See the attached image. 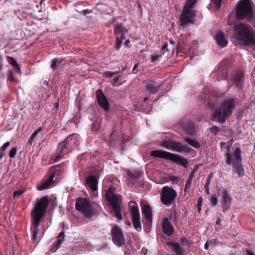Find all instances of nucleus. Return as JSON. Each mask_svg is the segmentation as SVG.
Segmentation results:
<instances>
[{"label":"nucleus","mask_w":255,"mask_h":255,"mask_svg":"<svg viewBox=\"0 0 255 255\" xmlns=\"http://www.w3.org/2000/svg\"><path fill=\"white\" fill-rule=\"evenodd\" d=\"M146 83L145 89L151 94L156 93L161 87L160 84L153 80H147Z\"/></svg>","instance_id":"nucleus-20"},{"label":"nucleus","mask_w":255,"mask_h":255,"mask_svg":"<svg viewBox=\"0 0 255 255\" xmlns=\"http://www.w3.org/2000/svg\"><path fill=\"white\" fill-rule=\"evenodd\" d=\"M181 243L183 246H186L188 244V241L186 238L183 237L181 239Z\"/></svg>","instance_id":"nucleus-53"},{"label":"nucleus","mask_w":255,"mask_h":255,"mask_svg":"<svg viewBox=\"0 0 255 255\" xmlns=\"http://www.w3.org/2000/svg\"><path fill=\"white\" fill-rule=\"evenodd\" d=\"M65 237V233L64 231H61L57 236L56 242L54 243L58 245V248H60L63 240Z\"/></svg>","instance_id":"nucleus-34"},{"label":"nucleus","mask_w":255,"mask_h":255,"mask_svg":"<svg viewBox=\"0 0 255 255\" xmlns=\"http://www.w3.org/2000/svg\"><path fill=\"white\" fill-rule=\"evenodd\" d=\"M247 255H255L253 253H252L249 251H247Z\"/></svg>","instance_id":"nucleus-62"},{"label":"nucleus","mask_w":255,"mask_h":255,"mask_svg":"<svg viewBox=\"0 0 255 255\" xmlns=\"http://www.w3.org/2000/svg\"><path fill=\"white\" fill-rule=\"evenodd\" d=\"M177 196L176 191L172 187L164 186L160 192V201L167 206H170L173 204L175 205V200Z\"/></svg>","instance_id":"nucleus-10"},{"label":"nucleus","mask_w":255,"mask_h":255,"mask_svg":"<svg viewBox=\"0 0 255 255\" xmlns=\"http://www.w3.org/2000/svg\"><path fill=\"white\" fill-rule=\"evenodd\" d=\"M116 74H117L116 72H110V71H106L104 73V75L106 77H109V78L112 77Z\"/></svg>","instance_id":"nucleus-46"},{"label":"nucleus","mask_w":255,"mask_h":255,"mask_svg":"<svg viewBox=\"0 0 255 255\" xmlns=\"http://www.w3.org/2000/svg\"><path fill=\"white\" fill-rule=\"evenodd\" d=\"M111 237L113 243L119 247L123 246L126 243L123 230L117 225L112 228Z\"/></svg>","instance_id":"nucleus-14"},{"label":"nucleus","mask_w":255,"mask_h":255,"mask_svg":"<svg viewBox=\"0 0 255 255\" xmlns=\"http://www.w3.org/2000/svg\"><path fill=\"white\" fill-rule=\"evenodd\" d=\"M150 154L154 157L170 160L178 165H182L185 168H187L188 165V162L186 158L167 151L155 150L151 151Z\"/></svg>","instance_id":"nucleus-8"},{"label":"nucleus","mask_w":255,"mask_h":255,"mask_svg":"<svg viewBox=\"0 0 255 255\" xmlns=\"http://www.w3.org/2000/svg\"><path fill=\"white\" fill-rule=\"evenodd\" d=\"M129 211L131 216V220L134 228L137 231L141 230L140 215L138 209L136 205H129Z\"/></svg>","instance_id":"nucleus-15"},{"label":"nucleus","mask_w":255,"mask_h":255,"mask_svg":"<svg viewBox=\"0 0 255 255\" xmlns=\"http://www.w3.org/2000/svg\"><path fill=\"white\" fill-rule=\"evenodd\" d=\"M126 33H122L120 34V35L117 36L116 37H119V39L122 40L123 41L124 39L126 38L125 34Z\"/></svg>","instance_id":"nucleus-55"},{"label":"nucleus","mask_w":255,"mask_h":255,"mask_svg":"<svg viewBox=\"0 0 255 255\" xmlns=\"http://www.w3.org/2000/svg\"><path fill=\"white\" fill-rule=\"evenodd\" d=\"M141 107L145 112H149L151 110L150 104L147 103H142Z\"/></svg>","instance_id":"nucleus-37"},{"label":"nucleus","mask_w":255,"mask_h":255,"mask_svg":"<svg viewBox=\"0 0 255 255\" xmlns=\"http://www.w3.org/2000/svg\"><path fill=\"white\" fill-rule=\"evenodd\" d=\"M212 178V175L210 174L208 175V176L207 177V178L206 179V182H205L204 187H209V185L210 184Z\"/></svg>","instance_id":"nucleus-47"},{"label":"nucleus","mask_w":255,"mask_h":255,"mask_svg":"<svg viewBox=\"0 0 255 255\" xmlns=\"http://www.w3.org/2000/svg\"><path fill=\"white\" fill-rule=\"evenodd\" d=\"M96 97L99 105L104 110L107 111L109 109V103L106 95L101 89H99L96 92Z\"/></svg>","instance_id":"nucleus-18"},{"label":"nucleus","mask_w":255,"mask_h":255,"mask_svg":"<svg viewBox=\"0 0 255 255\" xmlns=\"http://www.w3.org/2000/svg\"><path fill=\"white\" fill-rule=\"evenodd\" d=\"M215 39L218 44L222 48L226 46L228 43L224 34L221 31L217 32L215 36Z\"/></svg>","instance_id":"nucleus-23"},{"label":"nucleus","mask_w":255,"mask_h":255,"mask_svg":"<svg viewBox=\"0 0 255 255\" xmlns=\"http://www.w3.org/2000/svg\"><path fill=\"white\" fill-rule=\"evenodd\" d=\"M221 198V204L223 208V212L225 213L231 206L232 198L229 193L225 190L222 191Z\"/></svg>","instance_id":"nucleus-19"},{"label":"nucleus","mask_w":255,"mask_h":255,"mask_svg":"<svg viewBox=\"0 0 255 255\" xmlns=\"http://www.w3.org/2000/svg\"><path fill=\"white\" fill-rule=\"evenodd\" d=\"M8 72H9V74H8V77H7L8 80L9 81H12V82L15 81V79L13 76V73H12V71L9 70Z\"/></svg>","instance_id":"nucleus-48"},{"label":"nucleus","mask_w":255,"mask_h":255,"mask_svg":"<svg viewBox=\"0 0 255 255\" xmlns=\"http://www.w3.org/2000/svg\"><path fill=\"white\" fill-rule=\"evenodd\" d=\"M221 220L220 218V217L217 218V220H216V224L217 225L220 226L221 225Z\"/></svg>","instance_id":"nucleus-57"},{"label":"nucleus","mask_w":255,"mask_h":255,"mask_svg":"<svg viewBox=\"0 0 255 255\" xmlns=\"http://www.w3.org/2000/svg\"><path fill=\"white\" fill-rule=\"evenodd\" d=\"M202 200L203 199L201 197H199L198 199V201L197 203V207L199 212H200L201 210V207L202 205Z\"/></svg>","instance_id":"nucleus-42"},{"label":"nucleus","mask_w":255,"mask_h":255,"mask_svg":"<svg viewBox=\"0 0 255 255\" xmlns=\"http://www.w3.org/2000/svg\"><path fill=\"white\" fill-rule=\"evenodd\" d=\"M223 0H211V2L215 6L216 9L219 10Z\"/></svg>","instance_id":"nucleus-39"},{"label":"nucleus","mask_w":255,"mask_h":255,"mask_svg":"<svg viewBox=\"0 0 255 255\" xmlns=\"http://www.w3.org/2000/svg\"><path fill=\"white\" fill-rule=\"evenodd\" d=\"M86 186L92 191H95L98 189V178L94 175H90L86 178Z\"/></svg>","instance_id":"nucleus-21"},{"label":"nucleus","mask_w":255,"mask_h":255,"mask_svg":"<svg viewBox=\"0 0 255 255\" xmlns=\"http://www.w3.org/2000/svg\"><path fill=\"white\" fill-rule=\"evenodd\" d=\"M245 74L242 70L233 72L228 79V89L233 87L234 89L241 91L245 86Z\"/></svg>","instance_id":"nucleus-9"},{"label":"nucleus","mask_w":255,"mask_h":255,"mask_svg":"<svg viewBox=\"0 0 255 255\" xmlns=\"http://www.w3.org/2000/svg\"><path fill=\"white\" fill-rule=\"evenodd\" d=\"M130 42V40L128 39L125 41L124 44L126 47L129 48L131 47V46L129 45Z\"/></svg>","instance_id":"nucleus-56"},{"label":"nucleus","mask_w":255,"mask_h":255,"mask_svg":"<svg viewBox=\"0 0 255 255\" xmlns=\"http://www.w3.org/2000/svg\"><path fill=\"white\" fill-rule=\"evenodd\" d=\"M121 78V76H117L116 77H115L112 81H111V83L113 84V85H114L116 83H117L118 82V81L120 80Z\"/></svg>","instance_id":"nucleus-54"},{"label":"nucleus","mask_w":255,"mask_h":255,"mask_svg":"<svg viewBox=\"0 0 255 255\" xmlns=\"http://www.w3.org/2000/svg\"><path fill=\"white\" fill-rule=\"evenodd\" d=\"M185 140L189 144L194 148H198L200 147V143L194 139H191L190 138L185 137Z\"/></svg>","instance_id":"nucleus-32"},{"label":"nucleus","mask_w":255,"mask_h":255,"mask_svg":"<svg viewBox=\"0 0 255 255\" xmlns=\"http://www.w3.org/2000/svg\"><path fill=\"white\" fill-rule=\"evenodd\" d=\"M49 204L47 196H44L39 200L31 211V220L33 226L32 239L34 243L38 242L42 237L38 229L39 223L46 212Z\"/></svg>","instance_id":"nucleus-1"},{"label":"nucleus","mask_w":255,"mask_h":255,"mask_svg":"<svg viewBox=\"0 0 255 255\" xmlns=\"http://www.w3.org/2000/svg\"><path fill=\"white\" fill-rule=\"evenodd\" d=\"M14 68H15V70H17V72H18L19 74H21L20 67V66H19V65H18V64L16 66H15Z\"/></svg>","instance_id":"nucleus-59"},{"label":"nucleus","mask_w":255,"mask_h":255,"mask_svg":"<svg viewBox=\"0 0 255 255\" xmlns=\"http://www.w3.org/2000/svg\"><path fill=\"white\" fill-rule=\"evenodd\" d=\"M63 60L62 59L55 58L51 61V67L53 71H54L58 68L59 64L62 63Z\"/></svg>","instance_id":"nucleus-30"},{"label":"nucleus","mask_w":255,"mask_h":255,"mask_svg":"<svg viewBox=\"0 0 255 255\" xmlns=\"http://www.w3.org/2000/svg\"><path fill=\"white\" fill-rule=\"evenodd\" d=\"M205 189V192L207 194L209 195L210 194L209 192V187H204Z\"/></svg>","instance_id":"nucleus-61"},{"label":"nucleus","mask_w":255,"mask_h":255,"mask_svg":"<svg viewBox=\"0 0 255 255\" xmlns=\"http://www.w3.org/2000/svg\"><path fill=\"white\" fill-rule=\"evenodd\" d=\"M43 130V129L42 128L39 127L37 129L34 130V131L32 133L30 138H29L28 142L30 144H32V143L35 141L37 136H38V137H39V135H38L39 134L41 135V132Z\"/></svg>","instance_id":"nucleus-29"},{"label":"nucleus","mask_w":255,"mask_h":255,"mask_svg":"<svg viewBox=\"0 0 255 255\" xmlns=\"http://www.w3.org/2000/svg\"><path fill=\"white\" fill-rule=\"evenodd\" d=\"M214 240H209L207 241L206 244L204 245V249L206 250H208L209 249V247L210 245H212V242H214Z\"/></svg>","instance_id":"nucleus-51"},{"label":"nucleus","mask_w":255,"mask_h":255,"mask_svg":"<svg viewBox=\"0 0 255 255\" xmlns=\"http://www.w3.org/2000/svg\"><path fill=\"white\" fill-rule=\"evenodd\" d=\"M75 207L76 210L81 212L85 217L90 218L94 216V209L89 200L86 198H80L77 200Z\"/></svg>","instance_id":"nucleus-11"},{"label":"nucleus","mask_w":255,"mask_h":255,"mask_svg":"<svg viewBox=\"0 0 255 255\" xmlns=\"http://www.w3.org/2000/svg\"><path fill=\"white\" fill-rule=\"evenodd\" d=\"M146 221L144 226V231L148 233L150 231V228L152 225V218H145Z\"/></svg>","instance_id":"nucleus-33"},{"label":"nucleus","mask_w":255,"mask_h":255,"mask_svg":"<svg viewBox=\"0 0 255 255\" xmlns=\"http://www.w3.org/2000/svg\"><path fill=\"white\" fill-rule=\"evenodd\" d=\"M6 59L8 61V62L14 68L18 64L16 61L15 60V59L12 57L9 56H6Z\"/></svg>","instance_id":"nucleus-36"},{"label":"nucleus","mask_w":255,"mask_h":255,"mask_svg":"<svg viewBox=\"0 0 255 255\" xmlns=\"http://www.w3.org/2000/svg\"><path fill=\"white\" fill-rule=\"evenodd\" d=\"M123 41L122 40L119 39V37H116V48L117 50H119L120 48L122 45Z\"/></svg>","instance_id":"nucleus-44"},{"label":"nucleus","mask_w":255,"mask_h":255,"mask_svg":"<svg viewBox=\"0 0 255 255\" xmlns=\"http://www.w3.org/2000/svg\"><path fill=\"white\" fill-rule=\"evenodd\" d=\"M64 170V165L63 164L55 166L53 168L52 174L45 181L37 186V189L40 191L45 190L53 185L54 178L55 177V175H59L61 173L63 172Z\"/></svg>","instance_id":"nucleus-12"},{"label":"nucleus","mask_w":255,"mask_h":255,"mask_svg":"<svg viewBox=\"0 0 255 255\" xmlns=\"http://www.w3.org/2000/svg\"><path fill=\"white\" fill-rule=\"evenodd\" d=\"M235 159L233 160L231 165H233V172L237 174L239 177H242L244 174V169L242 165L241 150L237 147L234 150Z\"/></svg>","instance_id":"nucleus-13"},{"label":"nucleus","mask_w":255,"mask_h":255,"mask_svg":"<svg viewBox=\"0 0 255 255\" xmlns=\"http://www.w3.org/2000/svg\"><path fill=\"white\" fill-rule=\"evenodd\" d=\"M160 52H161V54L160 55H166V56H168V54H169V49L167 48V44H165L164 46H163L161 49V50H160Z\"/></svg>","instance_id":"nucleus-38"},{"label":"nucleus","mask_w":255,"mask_h":255,"mask_svg":"<svg viewBox=\"0 0 255 255\" xmlns=\"http://www.w3.org/2000/svg\"><path fill=\"white\" fill-rule=\"evenodd\" d=\"M234 37L239 45L251 46L255 45V31L250 25L239 22L234 26Z\"/></svg>","instance_id":"nucleus-2"},{"label":"nucleus","mask_w":255,"mask_h":255,"mask_svg":"<svg viewBox=\"0 0 255 255\" xmlns=\"http://www.w3.org/2000/svg\"><path fill=\"white\" fill-rule=\"evenodd\" d=\"M254 5L251 0H240L237 4L236 16L237 19L250 23L255 20Z\"/></svg>","instance_id":"nucleus-5"},{"label":"nucleus","mask_w":255,"mask_h":255,"mask_svg":"<svg viewBox=\"0 0 255 255\" xmlns=\"http://www.w3.org/2000/svg\"><path fill=\"white\" fill-rule=\"evenodd\" d=\"M161 55H152L151 57V60L152 62H155V61H156L158 58H159V57Z\"/></svg>","instance_id":"nucleus-52"},{"label":"nucleus","mask_w":255,"mask_h":255,"mask_svg":"<svg viewBox=\"0 0 255 255\" xmlns=\"http://www.w3.org/2000/svg\"><path fill=\"white\" fill-rule=\"evenodd\" d=\"M136 3H137V7L138 8V9L140 10V11H141L142 10V7H141V5L140 3L138 1H136Z\"/></svg>","instance_id":"nucleus-60"},{"label":"nucleus","mask_w":255,"mask_h":255,"mask_svg":"<svg viewBox=\"0 0 255 255\" xmlns=\"http://www.w3.org/2000/svg\"><path fill=\"white\" fill-rule=\"evenodd\" d=\"M79 143L77 134L73 133L67 136L58 144L56 152L52 156L53 162H57L65 155L68 154L78 146Z\"/></svg>","instance_id":"nucleus-4"},{"label":"nucleus","mask_w":255,"mask_h":255,"mask_svg":"<svg viewBox=\"0 0 255 255\" xmlns=\"http://www.w3.org/2000/svg\"><path fill=\"white\" fill-rule=\"evenodd\" d=\"M235 64L233 60L230 59H225L222 60L218 66V69L213 73V77L217 81L227 80L235 71Z\"/></svg>","instance_id":"nucleus-6"},{"label":"nucleus","mask_w":255,"mask_h":255,"mask_svg":"<svg viewBox=\"0 0 255 255\" xmlns=\"http://www.w3.org/2000/svg\"><path fill=\"white\" fill-rule=\"evenodd\" d=\"M142 213L145 218H152L151 207L149 205H144L142 207Z\"/></svg>","instance_id":"nucleus-28"},{"label":"nucleus","mask_w":255,"mask_h":255,"mask_svg":"<svg viewBox=\"0 0 255 255\" xmlns=\"http://www.w3.org/2000/svg\"><path fill=\"white\" fill-rule=\"evenodd\" d=\"M167 245L172 247V251L176 253V255H184L185 249L182 248L178 243L168 242Z\"/></svg>","instance_id":"nucleus-24"},{"label":"nucleus","mask_w":255,"mask_h":255,"mask_svg":"<svg viewBox=\"0 0 255 255\" xmlns=\"http://www.w3.org/2000/svg\"><path fill=\"white\" fill-rule=\"evenodd\" d=\"M183 130L186 134L193 135L195 131V127L194 124L191 122L187 123L182 126Z\"/></svg>","instance_id":"nucleus-25"},{"label":"nucleus","mask_w":255,"mask_h":255,"mask_svg":"<svg viewBox=\"0 0 255 255\" xmlns=\"http://www.w3.org/2000/svg\"><path fill=\"white\" fill-rule=\"evenodd\" d=\"M9 145H10V142L7 141L3 144V145L0 147V149L2 150L3 151L5 152L6 148L8 146H9Z\"/></svg>","instance_id":"nucleus-50"},{"label":"nucleus","mask_w":255,"mask_h":255,"mask_svg":"<svg viewBox=\"0 0 255 255\" xmlns=\"http://www.w3.org/2000/svg\"><path fill=\"white\" fill-rule=\"evenodd\" d=\"M5 155V152L0 149V159H1Z\"/></svg>","instance_id":"nucleus-58"},{"label":"nucleus","mask_w":255,"mask_h":255,"mask_svg":"<svg viewBox=\"0 0 255 255\" xmlns=\"http://www.w3.org/2000/svg\"><path fill=\"white\" fill-rule=\"evenodd\" d=\"M24 192H25V190L23 189L15 191L13 193V197L14 198H15V197L18 198L19 196H20L21 195H22Z\"/></svg>","instance_id":"nucleus-43"},{"label":"nucleus","mask_w":255,"mask_h":255,"mask_svg":"<svg viewBox=\"0 0 255 255\" xmlns=\"http://www.w3.org/2000/svg\"><path fill=\"white\" fill-rule=\"evenodd\" d=\"M162 230L163 233L167 236H171L173 232L174 227L167 218H165L163 219Z\"/></svg>","instance_id":"nucleus-22"},{"label":"nucleus","mask_w":255,"mask_h":255,"mask_svg":"<svg viewBox=\"0 0 255 255\" xmlns=\"http://www.w3.org/2000/svg\"><path fill=\"white\" fill-rule=\"evenodd\" d=\"M17 152V148L16 147H12L9 153V156L10 158H13L15 157Z\"/></svg>","instance_id":"nucleus-41"},{"label":"nucleus","mask_w":255,"mask_h":255,"mask_svg":"<svg viewBox=\"0 0 255 255\" xmlns=\"http://www.w3.org/2000/svg\"><path fill=\"white\" fill-rule=\"evenodd\" d=\"M114 32L117 36L120 35V34L128 33V31L122 23H117L114 26Z\"/></svg>","instance_id":"nucleus-26"},{"label":"nucleus","mask_w":255,"mask_h":255,"mask_svg":"<svg viewBox=\"0 0 255 255\" xmlns=\"http://www.w3.org/2000/svg\"><path fill=\"white\" fill-rule=\"evenodd\" d=\"M197 0H187L179 18L180 25L185 27L188 23H193L194 20L195 13L192 11Z\"/></svg>","instance_id":"nucleus-7"},{"label":"nucleus","mask_w":255,"mask_h":255,"mask_svg":"<svg viewBox=\"0 0 255 255\" xmlns=\"http://www.w3.org/2000/svg\"><path fill=\"white\" fill-rule=\"evenodd\" d=\"M59 248H58V245H57L55 243H54L53 244V247L50 249L49 252L51 253H55L56 252V251L59 249Z\"/></svg>","instance_id":"nucleus-49"},{"label":"nucleus","mask_w":255,"mask_h":255,"mask_svg":"<svg viewBox=\"0 0 255 255\" xmlns=\"http://www.w3.org/2000/svg\"><path fill=\"white\" fill-rule=\"evenodd\" d=\"M106 199L110 203L116 217L119 220H122L123 218L120 205V199L119 197L114 194L107 197Z\"/></svg>","instance_id":"nucleus-16"},{"label":"nucleus","mask_w":255,"mask_h":255,"mask_svg":"<svg viewBox=\"0 0 255 255\" xmlns=\"http://www.w3.org/2000/svg\"><path fill=\"white\" fill-rule=\"evenodd\" d=\"M212 240H214V242H212V245H215L217 244L218 241H217V240L215 239H212Z\"/></svg>","instance_id":"nucleus-63"},{"label":"nucleus","mask_w":255,"mask_h":255,"mask_svg":"<svg viewBox=\"0 0 255 255\" xmlns=\"http://www.w3.org/2000/svg\"><path fill=\"white\" fill-rule=\"evenodd\" d=\"M236 101V98L234 97L226 98L223 101L221 107L219 110H217L215 104L209 101L208 104L210 109L215 111L213 120L225 123L226 119L230 116L235 110Z\"/></svg>","instance_id":"nucleus-3"},{"label":"nucleus","mask_w":255,"mask_h":255,"mask_svg":"<svg viewBox=\"0 0 255 255\" xmlns=\"http://www.w3.org/2000/svg\"><path fill=\"white\" fill-rule=\"evenodd\" d=\"M193 174H194V172H193L192 174H191L190 175L188 180H187V181L186 182V183L185 184V189H184V192L185 193H189V190L191 187L192 181L193 177Z\"/></svg>","instance_id":"nucleus-31"},{"label":"nucleus","mask_w":255,"mask_h":255,"mask_svg":"<svg viewBox=\"0 0 255 255\" xmlns=\"http://www.w3.org/2000/svg\"><path fill=\"white\" fill-rule=\"evenodd\" d=\"M115 188L114 187H109L108 189L106 190L105 196L106 197H109L113 195H114V192L115 191Z\"/></svg>","instance_id":"nucleus-35"},{"label":"nucleus","mask_w":255,"mask_h":255,"mask_svg":"<svg viewBox=\"0 0 255 255\" xmlns=\"http://www.w3.org/2000/svg\"><path fill=\"white\" fill-rule=\"evenodd\" d=\"M220 130V128L217 126H213L211 128V131L215 134H217Z\"/></svg>","instance_id":"nucleus-45"},{"label":"nucleus","mask_w":255,"mask_h":255,"mask_svg":"<svg viewBox=\"0 0 255 255\" xmlns=\"http://www.w3.org/2000/svg\"><path fill=\"white\" fill-rule=\"evenodd\" d=\"M230 148V146L228 145L225 153V157H226L225 163L229 165H231V163H233V160L235 159L234 153H231Z\"/></svg>","instance_id":"nucleus-27"},{"label":"nucleus","mask_w":255,"mask_h":255,"mask_svg":"<svg viewBox=\"0 0 255 255\" xmlns=\"http://www.w3.org/2000/svg\"><path fill=\"white\" fill-rule=\"evenodd\" d=\"M210 201L212 204V206H216L218 203V199L217 197L215 195H213L211 196Z\"/></svg>","instance_id":"nucleus-40"},{"label":"nucleus","mask_w":255,"mask_h":255,"mask_svg":"<svg viewBox=\"0 0 255 255\" xmlns=\"http://www.w3.org/2000/svg\"><path fill=\"white\" fill-rule=\"evenodd\" d=\"M83 13L84 14H87V13H89V11L88 9H85L83 11Z\"/></svg>","instance_id":"nucleus-64"},{"label":"nucleus","mask_w":255,"mask_h":255,"mask_svg":"<svg viewBox=\"0 0 255 255\" xmlns=\"http://www.w3.org/2000/svg\"><path fill=\"white\" fill-rule=\"evenodd\" d=\"M161 145L166 148L172 149L178 152L186 151L187 149V147L183 145L181 142L170 139L162 141Z\"/></svg>","instance_id":"nucleus-17"}]
</instances>
